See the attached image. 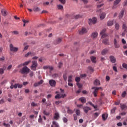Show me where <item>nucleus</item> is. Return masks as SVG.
<instances>
[{
  "label": "nucleus",
  "instance_id": "obj_1",
  "mask_svg": "<svg viewBox=\"0 0 127 127\" xmlns=\"http://www.w3.org/2000/svg\"><path fill=\"white\" fill-rule=\"evenodd\" d=\"M30 71V69H29L27 66H25L22 69H20V73L21 74H28Z\"/></svg>",
  "mask_w": 127,
  "mask_h": 127
},
{
  "label": "nucleus",
  "instance_id": "obj_2",
  "mask_svg": "<svg viewBox=\"0 0 127 127\" xmlns=\"http://www.w3.org/2000/svg\"><path fill=\"white\" fill-rule=\"evenodd\" d=\"M37 62L35 61H33L32 62V65H31V69L32 70V71H36V68H37V65H38Z\"/></svg>",
  "mask_w": 127,
  "mask_h": 127
},
{
  "label": "nucleus",
  "instance_id": "obj_3",
  "mask_svg": "<svg viewBox=\"0 0 127 127\" xmlns=\"http://www.w3.org/2000/svg\"><path fill=\"white\" fill-rule=\"evenodd\" d=\"M9 49L12 52H16L18 51V48L13 47V45L11 44L9 45Z\"/></svg>",
  "mask_w": 127,
  "mask_h": 127
},
{
  "label": "nucleus",
  "instance_id": "obj_4",
  "mask_svg": "<svg viewBox=\"0 0 127 127\" xmlns=\"http://www.w3.org/2000/svg\"><path fill=\"white\" fill-rule=\"evenodd\" d=\"M94 91L93 92V94L94 96V97H97V94H98V91L100 90V89H102L101 87H92V89L94 90Z\"/></svg>",
  "mask_w": 127,
  "mask_h": 127
},
{
  "label": "nucleus",
  "instance_id": "obj_5",
  "mask_svg": "<svg viewBox=\"0 0 127 127\" xmlns=\"http://www.w3.org/2000/svg\"><path fill=\"white\" fill-rule=\"evenodd\" d=\"M107 31V29H103L100 32V35H101V38H105L108 36V34H106L105 32Z\"/></svg>",
  "mask_w": 127,
  "mask_h": 127
},
{
  "label": "nucleus",
  "instance_id": "obj_6",
  "mask_svg": "<svg viewBox=\"0 0 127 127\" xmlns=\"http://www.w3.org/2000/svg\"><path fill=\"white\" fill-rule=\"evenodd\" d=\"M97 22V18H93L92 19H89L88 23L89 25H92V24H95Z\"/></svg>",
  "mask_w": 127,
  "mask_h": 127
},
{
  "label": "nucleus",
  "instance_id": "obj_7",
  "mask_svg": "<svg viewBox=\"0 0 127 127\" xmlns=\"http://www.w3.org/2000/svg\"><path fill=\"white\" fill-rule=\"evenodd\" d=\"M66 94H58L55 97V99H61V98H65V97H66Z\"/></svg>",
  "mask_w": 127,
  "mask_h": 127
},
{
  "label": "nucleus",
  "instance_id": "obj_8",
  "mask_svg": "<svg viewBox=\"0 0 127 127\" xmlns=\"http://www.w3.org/2000/svg\"><path fill=\"white\" fill-rule=\"evenodd\" d=\"M83 112H84L85 114H88V112H89V111H91L92 108L88 106H85L83 107Z\"/></svg>",
  "mask_w": 127,
  "mask_h": 127
},
{
  "label": "nucleus",
  "instance_id": "obj_9",
  "mask_svg": "<svg viewBox=\"0 0 127 127\" xmlns=\"http://www.w3.org/2000/svg\"><path fill=\"white\" fill-rule=\"evenodd\" d=\"M113 42L115 48H120V45L118 44L119 41H118L117 39L114 38Z\"/></svg>",
  "mask_w": 127,
  "mask_h": 127
},
{
  "label": "nucleus",
  "instance_id": "obj_10",
  "mask_svg": "<svg viewBox=\"0 0 127 127\" xmlns=\"http://www.w3.org/2000/svg\"><path fill=\"white\" fill-rule=\"evenodd\" d=\"M49 83L51 87H55L56 86V81L53 79L50 80Z\"/></svg>",
  "mask_w": 127,
  "mask_h": 127
},
{
  "label": "nucleus",
  "instance_id": "obj_11",
  "mask_svg": "<svg viewBox=\"0 0 127 127\" xmlns=\"http://www.w3.org/2000/svg\"><path fill=\"white\" fill-rule=\"evenodd\" d=\"M86 32H87V29L85 28H82L81 30L79 31V34L82 35V34H85Z\"/></svg>",
  "mask_w": 127,
  "mask_h": 127
},
{
  "label": "nucleus",
  "instance_id": "obj_12",
  "mask_svg": "<svg viewBox=\"0 0 127 127\" xmlns=\"http://www.w3.org/2000/svg\"><path fill=\"white\" fill-rule=\"evenodd\" d=\"M109 59L112 63H116L117 62V60L114 56H110Z\"/></svg>",
  "mask_w": 127,
  "mask_h": 127
},
{
  "label": "nucleus",
  "instance_id": "obj_13",
  "mask_svg": "<svg viewBox=\"0 0 127 127\" xmlns=\"http://www.w3.org/2000/svg\"><path fill=\"white\" fill-rule=\"evenodd\" d=\"M124 14H125V9H123L119 14V19L123 18V17H124Z\"/></svg>",
  "mask_w": 127,
  "mask_h": 127
},
{
  "label": "nucleus",
  "instance_id": "obj_14",
  "mask_svg": "<svg viewBox=\"0 0 127 127\" xmlns=\"http://www.w3.org/2000/svg\"><path fill=\"white\" fill-rule=\"evenodd\" d=\"M61 41H62V39L60 38H58L56 41L54 42V44L57 45V44H59Z\"/></svg>",
  "mask_w": 127,
  "mask_h": 127
},
{
  "label": "nucleus",
  "instance_id": "obj_15",
  "mask_svg": "<svg viewBox=\"0 0 127 127\" xmlns=\"http://www.w3.org/2000/svg\"><path fill=\"white\" fill-rule=\"evenodd\" d=\"M122 29L124 30V31H125V32H127V24H126V23H123V24Z\"/></svg>",
  "mask_w": 127,
  "mask_h": 127
},
{
  "label": "nucleus",
  "instance_id": "obj_16",
  "mask_svg": "<svg viewBox=\"0 0 127 127\" xmlns=\"http://www.w3.org/2000/svg\"><path fill=\"white\" fill-rule=\"evenodd\" d=\"M51 127H59V125L57 122L53 121Z\"/></svg>",
  "mask_w": 127,
  "mask_h": 127
},
{
  "label": "nucleus",
  "instance_id": "obj_17",
  "mask_svg": "<svg viewBox=\"0 0 127 127\" xmlns=\"http://www.w3.org/2000/svg\"><path fill=\"white\" fill-rule=\"evenodd\" d=\"M1 12L2 13V15L3 16H6V15H7V12H6V10H5L4 9H2Z\"/></svg>",
  "mask_w": 127,
  "mask_h": 127
},
{
  "label": "nucleus",
  "instance_id": "obj_18",
  "mask_svg": "<svg viewBox=\"0 0 127 127\" xmlns=\"http://www.w3.org/2000/svg\"><path fill=\"white\" fill-rule=\"evenodd\" d=\"M109 50L108 49H104L101 52L102 55H106L108 53Z\"/></svg>",
  "mask_w": 127,
  "mask_h": 127
},
{
  "label": "nucleus",
  "instance_id": "obj_19",
  "mask_svg": "<svg viewBox=\"0 0 127 127\" xmlns=\"http://www.w3.org/2000/svg\"><path fill=\"white\" fill-rule=\"evenodd\" d=\"M29 55H31V56H34V55H35V53L29 52L25 55V57H28Z\"/></svg>",
  "mask_w": 127,
  "mask_h": 127
},
{
  "label": "nucleus",
  "instance_id": "obj_20",
  "mask_svg": "<svg viewBox=\"0 0 127 127\" xmlns=\"http://www.w3.org/2000/svg\"><path fill=\"white\" fill-rule=\"evenodd\" d=\"M107 24L108 26H112V25H114V21L109 20L107 22Z\"/></svg>",
  "mask_w": 127,
  "mask_h": 127
},
{
  "label": "nucleus",
  "instance_id": "obj_21",
  "mask_svg": "<svg viewBox=\"0 0 127 127\" xmlns=\"http://www.w3.org/2000/svg\"><path fill=\"white\" fill-rule=\"evenodd\" d=\"M14 88L17 89V88H22V84H20L18 83H16L14 84Z\"/></svg>",
  "mask_w": 127,
  "mask_h": 127
},
{
  "label": "nucleus",
  "instance_id": "obj_22",
  "mask_svg": "<svg viewBox=\"0 0 127 127\" xmlns=\"http://www.w3.org/2000/svg\"><path fill=\"white\" fill-rule=\"evenodd\" d=\"M33 10L35 11V12H37L38 11H40V8L37 7V6H35L33 8Z\"/></svg>",
  "mask_w": 127,
  "mask_h": 127
},
{
  "label": "nucleus",
  "instance_id": "obj_23",
  "mask_svg": "<svg viewBox=\"0 0 127 127\" xmlns=\"http://www.w3.org/2000/svg\"><path fill=\"white\" fill-rule=\"evenodd\" d=\"M103 43L104 44H105L106 45H108L110 43L109 42V39H105L102 41Z\"/></svg>",
  "mask_w": 127,
  "mask_h": 127
},
{
  "label": "nucleus",
  "instance_id": "obj_24",
  "mask_svg": "<svg viewBox=\"0 0 127 127\" xmlns=\"http://www.w3.org/2000/svg\"><path fill=\"white\" fill-rule=\"evenodd\" d=\"M79 100L83 104L86 103V98L85 97H81L79 99Z\"/></svg>",
  "mask_w": 127,
  "mask_h": 127
},
{
  "label": "nucleus",
  "instance_id": "obj_25",
  "mask_svg": "<svg viewBox=\"0 0 127 127\" xmlns=\"http://www.w3.org/2000/svg\"><path fill=\"white\" fill-rule=\"evenodd\" d=\"M94 84L96 86H99V85H100V80L98 79H95L94 81Z\"/></svg>",
  "mask_w": 127,
  "mask_h": 127
},
{
  "label": "nucleus",
  "instance_id": "obj_26",
  "mask_svg": "<svg viewBox=\"0 0 127 127\" xmlns=\"http://www.w3.org/2000/svg\"><path fill=\"white\" fill-rule=\"evenodd\" d=\"M102 119L103 121H106V120L108 119V114H103Z\"/></svg>",
  "mask_w": 127,
  "mask_h": 127
},
{
  "label": "nucleus",
  "instance_id": "obj_27",
  "mask_svg": "<svg viewBox=\"0 0 127 127\" xmlns=\"http://www.w3.org/2000/svg\"><path fill=\"white\" fill-rule=\"evenodd\" d=\"M67 109L66 113H67V114H73V113H74L73 110H71L69 107H67Z\"/></svg>",
  "mask_w": 127,
  "mask_h": 127
},
{
  "label": "nucleus",
  "instance_id": "obj_28",
  "mask_svg": "<svg viewBox=\"0 0 127 127\" xmlns=\"http://www.w3.org/2000/svg\"><path fill=\"white\" fill-rule=\"evenodd\" d=\"M91 36L92 38H97V36H98V33L97 32L93 33Z\"/></svg>",
  "mask_w": 127,
  "mask_h": 127
},
{
  "label": "nucleus",
  "instance_id": "obj_29",
  "mask_svg": "<svg viewBox=\"0 0 127 127\" xmlns=\"http://www.w3.org/2000/svg\"><path fill=\"white\" fill-rule=\"evenodd\" d=\"M100 19L101 20H102V19H104V18H105V17H106V13H103L102 14H101L100 15Z\"/></svg>",
  "mask_w": 127,
  "mask_h": 127
},
{
  "label": "nucleus",
  "instance_id": "obj_30",
  "mask_svg": "<svg viewBox=\"0 0 127 127\" xmlns=\"http://www.w3.org/2000/svg\"><path fill=\"white\" fill-rule=\"evenodd\" d=\"M115 26L116 30H119V29H120V24L119 23H115Z\"/></svg>",
  "mask_w": 127,
  "mask_h": 127
},
{
  "label": "nucleus",
  "instance_id": "obj_31",
  "mask_svg": "<svg viewBox=\"0 0 127 127\" xmlns=\"http://www.w3.org/2000/svg\"><path fill=\"white\" fill-rule=\"evenodd\" d=\"M54 118L55 120H58V119H59V114L56 113Z\"/></svg>",
  "mask_w": 127,
  "mask_h": 127
},
{
  "label": "nucleus",
  "instance_id": "obj_32",
  "mask_svg": "<svg viewBox=\"0 0 127 127\" xmlns=\"http://www.w3.org/2000/svg\"><path fill=\"white\" fill-rule=\"evenodd\" d=\"M91 61H92V62H93V63H96V57H91L90 58Z\"/></svg>",
  "mask_w": 127,
  "mask_h": 127
},
{
  "label": "nucleus",
  "instance_id": "obj_33",
  "mask_svg": "<svg viewBox=\"0 0 127 127\" xmlns=\"http://www.w3.org/2000/svg\"><path fill=\"white\" fill-rule=\"evenodd\" d=\"M31 62V61L26 62L22 64V66H26L28 65Z\"/></svg>",
  "mask_w": 127,
  "mask_h": 127
},
{
  "label": "nucleus",
  "instance_id": "obj_34",
  "mask_svg": "<svg viewBox=\"0 0 127 127\" xmlns=\"http://www.w3.org/2000/svg\"><path fill=\"white\" fill-rule=\"evenodd\" d=\"M121 110H125V109H127V105L125 104H123V105L121 104Z\"/></svg>",
  "mask_w": 127,
  "mask_h": 127
},
{
  "label": "nucleus",
  "instance_id": "obj_35",
  "mask_svg": "<svg viewBox=\"0 0 127 127\" xmlns=\"http://www.w3.org/2000/svg\"><path fill=\"white\" fill-rule=\"evenodd\" d=\"M121 0H116L114 1V5H118V4H119V3H120V2H121Z\"/></svg>",
  "mask_w": 127,
  "mask_h": 127
},
{
  "label": "nucleus",
  "instance_id": "obj_36",
  "mask_svg": "<svg viewBox=\"0 0 127 127\" xmlns=\"http://www.w3.org/2000/svg\"><path fill=\"white\" fill-rule=\"evenodd\" d=\"M58 9H60L61 10H63V5L61 4H59L57 6Z\"/></svg>",
  "mask_w": 127,
  "mask_h": 127
},
{
  "label": "nucleus",
  "instance_id": "obj_37",
  "mask_svg": "<svg viewBox=\"0 0 127 127\" xmlns=\"http://www.w3.org/2000/svg\"><path fill=\"white\" fill-rule=\"evenodd\" d=\"M82 16L81 15L77 14L74 16V18H75V19H78V18H81Z\"/></svg>",
  "mask_w": 127,
  "mask_h": 127
},
{
  "label": "nucleus",
  "instance_id": "obj_38",
  "mask_svg": "<svg viewBox=\"0 0 127 127\" xmlns=\"http://www.w3.org/2000/svg\"><path fill=\"white\" fill-rule=\"evenodd\" d=\"M127 95V91H124L122 94V97L123 98H125L126 97V95Z\"/></svg>",
  "mask_w": 127,
  "mask_h": 127
},
{
  "label": "nucleus",
  "instance_id": "obj_39",
  "mask_svg": "<svg viewBox=\"0 0 127 127\" xmlns=\"http://www.w3.org/2000/svg\"><path fill=\"white\" fill-rule=\"evenodd\" d=\"M80 80H81V78L79 77H76L75 78V80L76 81V82H77V83H79Z\"/></svg>",
  "mask_w": 127,
  "mask_h": 127
},
{
  "label": "nucleus",
  "instance_id": "obj_40",
  "mask_svg": "<svg viewBox=\"0 0 127 127\" xmlns=\"http://www.w3.org/2000/svg\"><path fill=\"white\" fill-rule=\"evenodd\" d=\"M8 82V80L7 79H4L3 81L1 82V85H3L4 84H6Z\"/></svg>",
  "mask_w": 127,
  "mask_h": 127
},
{
  "label": "nucleus",
  "instance_id": "obj_41",
  "mask_svg": "<svg viewBox=\"0 0 127 127\" xmlns=\"http://www.w3.org/2000/svg\"><path fill=\"white\" fill-rule=\"evenodd\" d=\"M43 114H44L45 116H49V113L45 110L43 111Z\"/></svg>",
  "mask_w": 127,
  "mask_h": 127
},
{
  "label": "nucleus",
  "instance_id": "obj_42",
  "mask_svg": "<svg viewBox=\"0 0 127 127\" xmlns=\"http://www.w3.org/2000/svg\"><path fill=\"white\" fill-rule=\"evenodd\" d=\"M31 106H32V107H37L38 105L33 102L31 103Z\"/></svg>",
  "mask_w": 127,
  "mask_h": 127
},
{
  "label": "nucleus",
  "instance_id": "obj_43",
  "mask_svg": "<svg viewBox=\"0 0 127 127\" xmlns=\"http://www.w3.org/2000/svg\"><path fill=\"white\" fill-rule=\"evenodd\" d=\"M88 104H89L90 106H92V107H93L94 109H97V107H96V106H94V105L93 104V103L91 102H89Z\"/></svg>",
  "mask_w": 127,
  "mask_h": 127
},
{
  "label": "nucleus",
  "instance_id": "obj_44",
  "mask_svg": "<svg viewBox=\"0 0 127 127\" xmlns=\"http://www.w3.org/2000/svg\"><path fill=\"white\" fill-rule=\"evenodd\" d=\"M59 1L62 3V4H65L66 3V0H59Z\"/></svg>",
  "mask_w": 127,
  "mask_h": 127
},
{
  "label": "nucleus",
  "instance_id": "obj_45",
  "mask_svg": "<svg viewBox=\"0 0 127 127\" xmlns=\"http://www.w3.org/2000/svg\"><path fill=\"white\" fill-rule=\"evenodd\" d=\"M116 110H117L116 107H114L113 109L111 110V113L112 114H115V112H116Z\"/></svg>",
  "mask_w": 127,
  "mask_h": 127
},
{
  "label": "nucleus",
  "instance_id": "obj_46",
  "mask_svg": "<svg viewBox=\"0 0 127 127\" xmlns=\"http://www.w3.org/2000/svg\"><path fill=\"white\" fill-rule=\"evenodd\" d=\"M76 85H77L78 88H79V89H81V88H82V85L80 84V83L79 82H77Z\"/></svg>",
  "mask_w": 127,
  "mask_h": 127
},
{
  "label": "nucleus",
  "instance_id": "obj_47",
  "mask_svg": "<svg viewBox=\"0 0 127 127\" xmlns=\"http://www.w3.org/2000/svg\"><path fill=\"white\" fill-rule=\"evenodd\" d=\"M72 75L68 76V82H72Z\"/></svg>",
  "mask_w": 127,
  "mask_h": 127
},
{
  "label": "nucleus",
  "instance_id": "obj_48",
  "mask_svg": "<svg viewBox=\"0 0 127 127\" xmlns=\"http://www.w3.org/2000/svg\"><path fill=\"white\" fill-rule=\"evenodd\" d=\"M122 66L123 68H125V69H127V64L126 63H123L122 64Z\"/></svg>",
  "mask_w": 127,
  "mask_h": 127
},
{
  "label": "nucleus",
  "instance_id": "obj_49",
  "mask_svg": "<svg viewBox=\"0 0 127 127\" xmlns=\"http://www.w3.org/2000/svg\"><path fill=\"white\" fill-rule=\"evenodd\" d=\"M4 73V70L2 68H0V74L1 75H2V74H3Z\"/></svg>",
  "mask_w": 127,
  "mask_h": 127
},
{
  "label": "nucleus",
  "instance_id": "obj_50",
  "mask_svg": "<svg viewBox=\"0 0 127 127\" xmlns=\"http://www.w3.org/2000/svg\"><path fill=\"white\" fill-rule=\"evenodd\" d=\"M88 70H89V71H91V72H94V69L92 68V66H88Z\"/></svg>",
  "mask_w": 127,
  "mask_h": 127
},
{
  "label": "nucleus",
  "instance_id": "obj_51",
  "mask_svg": "<svg viewBox=\"0 0 127 127\" xmlns=\"http://www.w3.org/2000/svg\"><path fill=\"white\" fill-rule=\"evenodd\" d=\"M75 113H76L77 116H79L80 115V112L79 110H78V109L76 110Z\"/></svg>",
  "mask_w": 127,
  "mask_h": 127
},
{
  "label": "nucleus",
  "instance_id": "obj_52",
  "mask_svg": "<svg viewBox=\"0 0 127 127\" xmlns=\"http://www.w3.org/2000/svg\"><path fill=\"white\" fill-rule=\"evenodd\" d=\"M63 122L64 123H67V122H68V119H67V118H66L65 117H64Z\"/></svg>",
  "mask_w": 127,
  "mask_h": 127
},
{
  "label": "nucleus",
  "instance_id": "obj_53",
  "mask_svg": "<svg viewBox=\"0 0 127 127\" xmlns=\"http://www.w3.org/2000/svg\"><path fill=\"white\" fill-rule=\"evenodd\" d=\"M99 113H95L94 114V117L95 118H98V117H99Z\"/></svg>",
  "mask_w": 127,
  "mask_h": 127
},
{
  "label": "nucleus",
  "instance_id": "obj_54",
  "mask_svg": "<svg viewBox=\"0 0 127 127\" xmlns=\"http://www.w3.org/2000/svg\"><path fill=\"white\" fill-rule=\"evenodd\" d=\"M49 67H50L49 65L44 66L43 67V68L44 69V70H46L47 69H49Z\"/></svg>",
  "mask_w": 127,
  "mask_h": 127
},
{
  "label": "nucleus",
  "instance_id": "obj_55",
  "mask_svg": "<svg viewBox=\"0 0 127 127\" xmlns=\"http://www.w3.org/2000/svg\"><path fill=\"white\" fill-rule=\"evenodd\" d=\"M63 78L64 80V81H67V75L66 74H64Z\"/></svg>",
  "mask_w": 127,
  "mask_h": 127
},
{
  "label": "nucleus",
  "instance_id": "obj_56",
  "mask_svg": "<svg viewBox=\"0 0 127 127\" xmlns=\"http://www.w3.org/2000/svg\"><path fill=\"white\" fill-rule=\"evenodd\" d=\"M61 103H62V101H56L55 102V103L56 104V105H59V104H61Z\"/></svg>",
  "mask_w": 127,
  "mask_h": 127
},
{
  "label": "nucleus",
  "instance_id": "obj_57",
  "mask_svg": "<svg viewBox=\"0 0 127 127\" xmlns=\"http://www.w3.org/2000/svg\"><path fill=\"white\" fill-rule=\"evenodd\" d=\"M39 123H42V118H41V115L39 116V119H38Z\"/></svg>",
  "mask_w": 127,
  "mask_h": 127
},
{
  "label": "nucleus",
  "instance_id": "obj_58",
  "mask_svg": "<svg viewBox=\"0 0 127 127\" xmlns=\"http://www.w3.org/2000/svg\"><path fill=\"white\" fill-rule=\"evenodd\" d=\"M113 69L114 71H115L116 72H118V69H117V66H114L113 67Z\"/></svg>",
  "mask_w": 127,
  "mask_h": 127
},
{
  "label": "nucleus",
  "instance_id": "obj_59",
  "mask_svg": "<svg viewBox=\"0 0 127 127\" xmlns=\"http://www.w3.org/2000/svg\"><path fill=\"white\" fill-rule=\"evenodd\" d=\"M12 68V65L10 64L7 67V70H10Z\"/></svg>",
  "mask_w": 127,
  "mask_h": 127
},
{
  "label": "nucleus",
  "instance_id": "obj_60",
  "mask_svg": "<svg viewBox=\"0 0 127 127\" xmlns=\"http://www.w3.org/2000/svg\"><path fill=\"white\" fill-rule=\"evenodd\" d=\"M82 89L79 88L77 91H76V94H80L81 93Z\"/></svg>",
  "mask_w": 127,
  "mask_h": 127
},
{
  "label": "nucleus",
  "instance_id": "obj_61",
  "mask_svg": "<svg viewBox=\"0 0 127 127\" xmlns=\"http://www.w3.org/2000/svg\"><path fill=\"white\" fill-rule=\"evenodd\" d=\"M62 65H63V63L60 62L59 63V68H61L62 67Z\"/></svg>",
  "mask_w": 127,
  "mask_h": 127
},
{
  "label": "nucleus",
  "instance_id": "obj_62",
  "mask_svg": "<svg viewBox=\"0 0 127 127\" xmlns=\"http://www.w3.org/2000/svg\"><path fill=\"white\" fill-rule=\"evenodd\" d=\"M73 117L74 121H77V119H78V117H77V115H76V114H74Z\"/></svg>",
  "mask_w": 127,
  "mask_h": 127
},
{
  "label": "nucleus",
  "instance_id": "obj_63",
  "mask_svg": "<svg viewBox=\"0 0 127 127\" xmlns=\"http://www.w3.org/2000/svg\"><path fill=\"white\" fill-rule=\"evenodd\" d=\"M12 33H14V34H15L16 35H17L19 34L18 31H14L12 32Z\"/></svg>",
  "mask_w": 127,
  "mask_h": 127
},
{
  "label": "nucleus",
  "instance_id": "obj_64",
  "mask_svg": "<svg viewBox=\"0 0 127 127\" xmlns=\"http://www.w3.org/2000/svg\"><path fill=\"white\" fill-rule=\"evenodd\" d=\"M1 104H4V100H3V99H1L0 100V105Z\"/></svg>",
  "mask_w": 127,
  "mask_h": 127
}]
</instances>
